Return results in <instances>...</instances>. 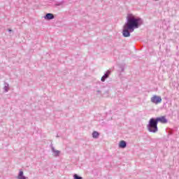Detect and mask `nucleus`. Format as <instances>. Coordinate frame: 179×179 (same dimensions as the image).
<instances>
[{
  "label": "nucleus",
  "mask_w": 179,
  "mask_h": 179,
  "mask_svg": "<svg viewBox=\"0 0 179 179\" xmlns=\"http://www.w3.org/2000/svg\"><path fill=\"white\" fill-rule=\"evenodd\" d=\"M143 24L142 18L136 17L134 14H127V21L123 26L122 32L123 37H131V33H134L135 29H139V27Z\"/></svg>",
  "instance_id": "1"
},
{
  "label": "nucleus",
  "mask_w": 179,
  "mask_h": 179,
  "mask_svg": "<svg viewBox=\"0 0 179 179\" xmlns=\"http://www.w3.org/2000/svg\"><path fill=\"white\" fill-rule=\"evenodd\" d=\"M157 122L155 117H152L150 119L148 122V124L147 125V129L149 132H152V134H156L157 131H159V128L157 127Z\"/></svg>",
  "instance_id": "2"
},
{
  "label": "nucleus",
  "mask_w": 179,
  "mask_h": 179,
  "mask_svg": "<svg viewBox=\"0 0 179 179\" xmlns=\"http://www.w3.org/2000/svg\"><path fill=\"white\" fill-rule=\"evenodd\" d=\"M151 103H154V104H159L162 103V96H159L157 95H154L151 98Z\"/></svg>",
  "instance_id": "3"
},
{
  "label": "nucleus",
  "mask_w": 179,
  "mask_h": 179,
  "mask_svg": "<svg viewBox=\"0 0 179 179\" xmlns=\"http://www.w3.org/2000/svg\"><path fill=\"white\" fill-rule=\"evenodd\" d=\"M157 123L162 122V124H167L168 120L166 118V116L158 117L155 118Z\"/></svg>",
  "instance_id": "4"
},
{
  "label": "nucleus",
  "mask_w": 179,
  "mask_h": 179,
  "mask_svg": "<svg viewBox=\"0 0 179 179\" xmlns=\"http://www.w3.org/2000/svg\"><path fill=\"white\" fill-rule=\"evenodd\" d=\"M119 148H120V149H125V148H127V141H121L119 143Z\"/></svg>",
  "instance_id": "5"
},
{
  "label": "nucleus",
  "mask_w": 179,
  "mask_h": 179,
  "mask_svg": "<svg viewBox=\"0 0 179 179\" xmlns=\"http://www.w3.org/2000/svg\"><path fill=\"white\" fill-rule=\"evenodd\" d=\"M45 19H46L47 20H51L54 19V15L52 13H48L45 16Z\"/></svg>",
  "instance_id": "6"
},
{
  "label": "nucleus",
  "mask_w": 179,
  "mask_h": 179,
  "mask_svg": "<svg viewBox=\"0 0 179 179\" xmlns=\"http://www.w3.org/2000/svg\"><path fill=\"white\" fill-rule=\"evenodd\" d=\"M18 179H27L26 177L23 176V171H20L19 175L17 176Z\"/></svg>",
  "instance_id": "7"
},
{
  "label": "nucleus",
  "mask_w": 179,
  "mask_h": 179,
  "mask_svg": "<svg viewBox=\"0 0 179 179\" xmlns=\"http://www.w3.org/2000/svg\"><path fill=\"white\" fill-rule=\"evenodd\" d=\"M110 76V72H107L102 78H101V82H104L107 78Z\"/></svg>",
  "instance_id": "8"
},
{
  "label": "nucleus",
  "mask_w": 179,
  "mask_h": 179,
  "mask_svg": "<svg viewBox=\"0 0 179 179\" xmlns=\"http://www.w3.org/2000/svg\"><path fill=\"white\" fill-rule=\"evenodd\" d=\"M99 134L97 131H94L92 133V137L94 138H99Z\"/></svg>",
  "instance_id": "9"
},
{
  "label": "nucleus",
  "mask_w": 179,
  "mask_h": 179,
  "mask_svg": "<svg viewBox=\"0 0 179 179\" xmlns=\"http://www.w3.org/2000/svg\"><path fill=\"white\" fill-rule=\"evenodd\" d=\"M119 71H120V72H124V65H120Z\"/></svg>",
  "instance_id": "10"
},
{
  "label": "nucleus",
  "mask_w": 179,
  "mask_h": 179,
  "mask_svg": "<svg viewBox=\"0 0 179 179\" xmlns=\"http://www.w3.org/2000/svg\"><path fill=\"white\" fill-rule=\"evenodd\" d=\"M55 156H59V150H54Z\"/></svg>",
  "instance_id": "11"
},
{
  "label": "nucleus",
  "mask_w": 179,
  "mask_h": 179,
  "mask_svg": "<svg viewBox=\"0 0 179 179\" xmlns=\"http://www.w3.org/2000/svg\"><path fill=\"white\" fill-rule=\"evenodd\" d=\"M73 177H74V179H83L82 177H80L79 176H78L76 174H75Z\"/></svg>",
  "instance_id": "12"
},
{
  "label": "nucleus",
  "mask_w": 179,
  "mask_h": 179,
  "mask_svg": "<svg viewBox=\"0 0 179 179\" xmlns=\"http://www.w3.org/2000/svg\"><path fill=\"white\" fill-rule=\"evenodd\" d=\"M156 1H159V0H156Z\"/></svg>",
  "instance_id": "13"
}]
</instances>
